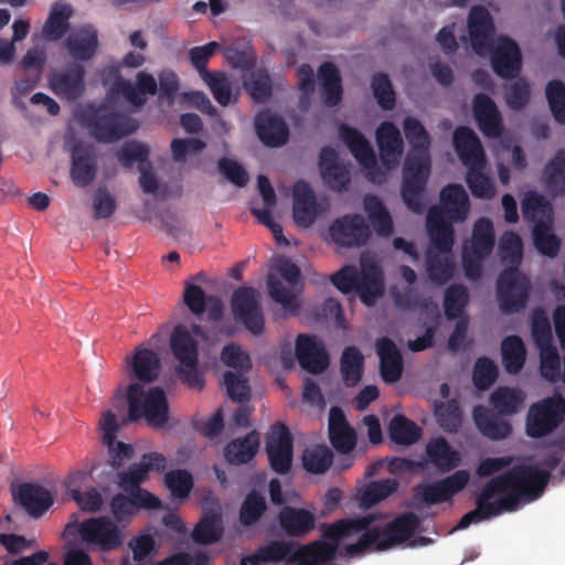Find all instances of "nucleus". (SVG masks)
I'll list each match as a JSON object with an SVG mask.
<instances>
[{"instance_id":"obj_51","label":"nucleus","mask_w":565,"mask_h":565,"mask_svg":"<svg viewBox=\"0 0 565 565\" xmlns=\"http://www.w3.org/2000/svg\"><path fill=\"white\" fill-rule=\"evenodd\" d=\"M333 454L326 445L306 447L301 455L302 467L307 472L321 475L332 465Z\"/></svg>"},{"instance_id":"obj_18","label":"nucleus","mask_w":565,"mask_h":565,"mask_svg":"<svg viewBox=\"0 0 565 565\" xmlns=\"http://www.w3.org/2000/svg\"><path fill=\"white\" fill-rule=\"evenodd\" d=\"M266 452L270 468L278 475L290 471L292 463V437L288 427L278 423L271 427L266 438Z\"/></svg>"},{"instance_id":"obj_1","label":"nucleus","mask_w":565,"mask_h":565,"mask_svg":"<svg viewBox=\"0 0 565 565\" xmlns=\"http://www.w3.org/2000/svg\"><path fill=\"white\" fill-rule=\"evenodd\" d=\"M550 481L548 472L532 465H516L509 471L491 478L476 498V509L466 513L457 527L462 530L504 512L516 511L521 503L539 499Z\"/></svg>"},{"instance_id":"obj_39","label":"nucleus","mask_w":565,"mask_h":565,"mask_svg":"<svg viewBox=\"0 0 565 565\" xmlns=\"http://www.w3.org/2000/svg\"><path fill=\"white\" fill-rule=\"evenodd\" d=\"M318 79L324 104L329 107L337 106L343 94L342 79L337 66L330 62L322 63L318 68Z\"/></svg>"},{"instance_id":"obj_64","label":"nucleus","mask_w":565,"mask_h":565,"mask_svg":"<svg viewBox=\"0 0 565 565\" xmlns=\"http://www.w3.org/2000/svg\"><path fill=\"white\" fill-rule=\"evenodd\" d=\"M397 488L395 480L384 479L370 483L361 494V505L370 508L392 494Z\"/></svg>"},{"instance_id":"obj_44","label":"nucleus","mask_w":565,"mask_h":565,"mask_svg":"<svg viewBox=\"0 0 565 565\" xmlns=\"http://www.w3.org/2000/svg\"><path fill=\"white\" fill-rule=\"evenodd\" d=\"M524 393L519 387L499 386L490 395L489 403L500 416H512L520 412Z\"/></svg>"},{"instance_id":"obj_31","label":"nucleus","mask_w":565,"mask_h":565,"mask_svg":"<svg viewBox=\"0 0 565 565\" xmlns=\"http://www.w3.org/2000/svg\"><path fill=\"white\" fill-rule=\"evenodd\" d=\"M380 159L386 169L394 168L403 152V139L398 128L391 121L382 122L376 129Z\"/></svg>"},{"instance_id":"obj_16","label":"nucleus","mask_w":565,"mask_h":565,"mask_svg":"<svg viewBox=\"0 0 565 565\" xmlns=\"http://www.w3.org/2000/svg\"><path fill=\"white\" fill-rule=\"evenodd\" d=\"M467 29L473 52L479 56L489 54L494 42L495 26L488 9L473 6L468 14Z\"/></svg>"},{"instance_id":"obj_30","label":"nucleus","mask_w":565,"mask_h":565,"mask_svg":"<svg viewBox=\"0 0 565 565\" xmlns=\"http://www.w3.org/2000/svg\"><path fill=\"white\" fill-rule=\"evenodd\" d=\"M14 498L34 519L41 518L54 503L52 492L36 483L20 484Z\"/></svg>"},{"instance_id":"obj_56","label":"nucleus","mask_w":565,"mask_h":565,"mask_svg":"<svg viewBox=\"0 0 565 565\" xmlns=\"http://www.w3.org/2000/svg\"><path fill=\"white\" fill-rule=\"evenodd\" d=\"M486 166H476L467 169L466 183L471 194L477 199H492L495 194L494 184L484 173Z\"/></svg>"},{"instance_id":"obj_53","label":"nucleus","mask_w":565,"mask_h":565,"mask_svg":"<svg viewBox=\"0 0 565 565\" xmlns=\"http://www.w3.org/2000/svg\"><path fill=\"white\" fill-rule=\"evenodd\" d=\"M223 535L222 516L218 513L205 514L192 531L195 543L209 545L217 542Z\"/></svg>"},{"instance_id":"obj_3","label":"nucleus","mask_w":565,"mask_h":565,"mask_svg":"<svg viewBox=\"0 0 565 565\" xmlns=\"http://www.w3.org/2000/svg\"><path fill=\"white\" fill-rule=\"evenodd\" d=\"M499 256L508 266L497 280V298L500 309L505 315L519 312L527 303L531 282L519 270L523 258V243L516 233L508 231L502 234L499 242Z\"/></svg>"},{"instance_id":"obj_59","label":"nucleus","mask_w":565,"mask_h":565,"mask_svg":"<svg viewBox=\"0 0 565 565\" xmlns=\"http://www.w3.org/2000/svg\"><path fill=\"white\" fill-rule=\"evenodd\" d=\"M533 242L536 249L547 257H555L561 247L559 238L551 233L550 225L544 221H537L533 227Z\"/></svg>"},{"instance_id":"obj_38","label":"nucleus","mask_w":565,"mask_h":565,"mask_svg":"<svg viewBox=\"0 0 565 565\" xmlns=\"http://www.w3.org/2000/svg\"><path fill=\"white\" fill-rule=\"evenodd\" d=\"M472 416L480 433L492 440L504 439L512 433L510 423L499 418L483 405L475 406Z\"/></svg>"},{"instance_id":"obj_37","label":"nucleus","mask_w":565,"mask_h":565,"mask_svg":"<svg viewBox=\"0 0 565 565\" xmlns=\"http://www.w3.org/2000/svg\"><path fill=\"white\" fill-rule=\"evenodd\" d=\"M127 361L131 377H136L143 383H151L158 379L161 363L154 351L137 348L132 358H128Z\"/></svg>"},{"instance_id":"obj_28","label":"nucleus","mask_w":565,"mask_h":565,"mask_svg":"<svg viewBox=\"0 0 565 565\" xmlns=\"http://www.w3.org/2000/svg\"><path fill=\"white\" fill-rule=\"evenodd\" d=\"M277 521L288 537H305L316 527L315 514L303 508L285 505L280 509Z\"/></svg>"},{"instance_id":"obj_19","label":"nucleus","mask_w":565,"mask_h":565,"mask_svg":"<svg viewBox=\"0 0 565 565\" xmlns=\"http://www.w3.org/2000/svg\"><path fill=\"white\" fill-rule=\"evenodd\" d=\"M330 235L333 242L344 247H360L367 243L370 226L360 214H349L337 218L330 225Z\"/></svg>"},{"instance_id":"obj_13","label":"nucleus","mask_w":565,"mask_h":565,"mask_svg":"<svg viewBox=\"0 0 565 565\" xmlns=\"http://www.w3.org/2000/svg\"><path fill=\"white\" fill-rule=\"evenodd\" d=\"M149 147L139 141L125 143L117 153V158L126 169H131L135 162H139V184L147 194H156L159 190V181L149 161Z\"/></svg>"},{"instance_id":"obj_49","label":"nucleus","mask_w":565,"mask_h":565,"mask_svg":"<svg viewBox=\"0 0 565 565\" xmlns=\"http://www.w3.org/2000/svg\"><path fill=\"white\" fill-rule=\"evenodd\" d=\"M502 362L508 373L518 374L525 362V347L518 335L507 337L501 344Z\"/></svg>"},{"instance_id":"obj_36","label":"nucleus","mask_w":565,"mask_h":565,"mask_svg":"<svg viewBox=\"0 0 565 565\" xmlns=\"http://www.w3.org/2000/svg\"><path fill=\"white\" fill-rule=\"evenodd\" d=\"M319 168L324 183L332 190L343 191L350 183L348 171L338 162V153L331 147H323L319 156Z\"/></svg>"},{"instance_id":"obj_2","label":"nucleus","mask_w":565,"mask_h":565,"mask_svg":"<svg viewBox=\"0 0 565 565\" xmlns=\"http://www.w3.org/2000/svg\"><path fill=\"white\" fill-rule=\"evenodd\" d=\"M403 129L412 152L405 159L401 194L407 207L419 213L423 210L422 194L430 174V159L427 154L430 137L423 124L414 117L404 119Z\"/></svg>"},{"instance_id":"obj_52","label":"nucleus","mask_w":565,"mask_h":565,"mask_svg":"<svg viewBox=\"0 0 565 565\" xmlns=\"http://www.w3.org/2000/svg\"><path fill=\"white\" fill-rule=\"evenodd\" d=\"M434 414L437 424L446 433H457L462 424V411L456 399L435 402Z\"/></svg>"},{"instance_id":"obj_22","label":"nucleus","mask_w":565,"mask_h":565,"mask_svg":"<svg viewBox=\"0 0 565 565\" xmlns=\"http://www.w3.org/2000/svg\"><path fill=\"white\" fill-rule=\"evenodd\" d=\"M113 92L125 98L134 107H142L146 102V95H156L158 84L154 77L141 71L136 76V85L129 79L118 77L113 84Z\"/></svg>"},{"instance_id":"obj_41","label":"nucleus","mask_w":565,"mask_h":565,"mask_svg":"<svg viewBox=\"0 0 565 565\" xmlns=\"http://www.w3.org/2000/svg\"><path fill=\"white\" fill-rule=\"evenodd\" d=\"M65 45L72 57L88 61L98 47L97 32L92 26H83L66 39Z\"/></svg>"},{"instance_id":"obj_11","label":"nucleus","mask_w":565,"mask_h":565,"mask_svg":"<svg viewBox=\"0 0 565 565\" xmlns=\"http://www.w3.org/2000/svg\"><path fill=\"white\" fill-rule=\"evenodd\" d=\"M565 415V398L547 397L534 403L527 413L525 431L529 437L541 438L553 433Z\"/></svg>"},{"instance_id":"obj_21","label":"nucleus","mask_w":565,"mask_h":565,"mask_svg":"<svg viewBox=\"0 0 565 565\" xmlns=\"http://www.w3.org/2000/svg\"><path fill=\"white\" fill-rule=\"evenodd\" d=\"M296 356L300 366L311 374L322 373L329 366V355L316 335L297 337Z\"/></svg>"},{"instance_id":"obj_8","label":"nucleus","mask_w":565,"mask_h":565,"mask_svg":"<svg viewBox=\"0 0 565 565\" xmlns=\"http://www.w3.org/2000/svg\"><path fill=\"white\" fill-rule=\"evenodd\" d=\"M83 125L98 142H115L135 131V126L106 105H88L82 114Z\"/></svg>"},{"instance_id":"obj_54","label":"nucleus","mask_w":565,"mask_h":565,"mask_svg":"<svg viewBox=\"0 0 565 565\" xmlns=\"http://www.w3.org/2000/svg\"><path fill=\"white\" fill-rule=\"evenodd\" d=\"M364 358L355 347H348L343 350L340 361L342 379L347 386L356 385L363 373Z\"/></svg>"},{"instance_id":"obj_46","label":"nucleus","mask_w":565,"mask_h":565,"mask_svg":"<svg viewBox=\"0 0 565 565\" xmlns=\"http://www.w3.org/2000/svg\"><path fill=\"white\" fill-rule=\"evenodd\" d=\"M364 209L374 231L383 237L393 233V220L383 202L376 195L364 198Z\"/></svg>"},{"instance_id":"obj_26","label":"nucleus","mask_w":565,"mask_h":565,"mask_svg":"<svg viewBox=\"0 0 565 565\" xmlns=\"http://www.w3.org/2000/svg\"><path fill=\"white\" fill-rule=\"evenodd\" d=\"M183 302L190 312L201 317L207 311L210 321H218L223 317V303L216 296H209L198 285L184 282Z\"/></svg>"},{"instance_id":"obj_6","label":"nucleus","mask_w":565,"mask_h":565,"mask_svg":"<svg viewBox=\"0 0 565 565\" xmlns=\"http://www.w3.org/2000/svg\"><path fill=\"white\" fill-rule=\"evenodd\" d=\"M376 519L377 516L375 514H369L359 518H345L331 524H324L322 536L328 540V542L315 541L310 544L299 546L301 554L308 556L315 565L330 562L334 558L340 540L362 532V530L366 529Z\"/></svg>"},{"instance_id":"obj_5","label":"nucleus","mask_w":565,"mask_h":565,"mask_svg":"<svg viewBox=\"0 0 565 565\" xmlns=\"http://www.w3.org/2000/svg\"><path fill=\"white\" fill-rule=\"evenodd\" d=\"M331 281L344 295L356 292L369 307L384 294L383 273L374 262L363 259L360 270L354 266H343L331 276Z\"/></svg>"},{"instance_id":"obj_24","label":"nucleus","mask_w":565,"mask_h":565,"mask_svg":"<svg viewBox=\"0 0 565 565\" xmlns=\"http://www.w3.org/2000/svg\"><path fill=\"white\" fill-rule=\"evenodd\" d=\"M454 148L468 169L476 166H487V158L482 143L476 132L466 126H460L454 131Z\"/></svg>"},{"instance_id":"obj_14","label":"nucleus","mask_w":565,"mask_h":565,"mask_svg":"<svg viewBox=\"0 0 565 565\" xmlns=\"http://www.w3.org/2000/svg\"><path fill=\"white\" fill-rule=\"evenodd\" d=\"M339 136L359 164L367 171L369 179L374 183H381L384 175L376 164L374 150L364 135L356 128L341 124L339 127Z\"/></svg>"},{"instance_id":"obj_63","label":"nucleus","mask_w":565,"mask_h":565,"mask_svg":"<svg viewBox=\"0 0 565 565\" xmlns=\"http://www.w3.org/2000/svg\"><path fill=\"white\" fill-rule=\"evenodd\" d=\"M68 13L63 8L56 7L50 13L42 33L49 41H58L68 31Z\"/></svg>"},{"instance_id":"obj_23","label":"nucleus","mask_w":565,"mask_h":565,"mask_svg":"<svg viewBox=\"0 0 565 565\" xmlns=\"http://www.w3.org/2000/svg\"><path fill=\"white\" fill-rule=\"evenodd\" d=\"M51 90L62 99L75 100L85 90V70L73 64L64 71L54 72L49 79Z\"/></svg>"},{"instance_id":"obj_35","label":"nucleus","mask_w":565,"mask_h":565,"mask_svg":"<svg viewBox=\"0 0 565 565\" xmlns=\"http://www.w3.org/2000/svg\"><path fill=\"white\" fill-rule=\"evenodd\" d=\"M445 217L454 222H462L470 210L469 196L461 184H448L440 191V206Z\"/></svg>"},{"instance_id":"obj_20","label":"nucleus","mask_w":565,"mask_h":565,"mask_svg":"<svg viewBox=\"0 0 565 565\" xmlns=\"http://www.w3.org/2000/svg\"><path fill=\"white\" fill-rule=\"evenodd\" d=\"M71 177L75 185L85 188L89 185L97 171V156L93 145L76 142L71 150Z\"/></svg>"},{"instance_id":"obj_15","label":"nucleus","mask_w":565,"mask_h":565,"mask_svg":"<svg viewBox=\"0 0 565 565\" xmlns=\"http://www.w3.org/2000/svg\"><path fill=\"white\" fill-rule=\"evenodd\" d=\"M469 481L466 470H457L452 475L415 488V499L427 505H436L451 501L455 494L460 492Z\"/></svg>"},{"instance_id":"obj_48","label":"nucleus","mask_w":565,"mask_h":565,"mask_svg":"<svg viewBox=\"0 0 565 565\" xmlns=\"http://www.w3.org/2000/svg\"><path fill=\"white\" fill-rule=\"evenodd\" d=\"M426 273L428 278L436 285H445L455 273V264L449 255H439L434 249L426 254Z\"/></svg>"},{"instance_id":"obj_61","label":"nucleus","mask_w":565,"mask_h":565,"mask_svg":"<svg viewBox=\"0 0 565 565\" xmlns=\"http://www.w3.org/2000/svg\"><path fill=\"white\" fill-rule=\"evenodd\" d=\"M371 88L380 107L384 110H392L396 104V96L388 75L376 73L372 76Z\"/></svg>"},{"instance_id":"obj_50","label":"nucleus","mask_w":565,"mask_h":565,"mask_svg":"<svg viewBox=\"0 0 565 565\" xmlns=\"http://www.w3.org/2000/svg\"><path fill=\"white\" fill-rule=\"evenodd\" d=\"M243 85L256 103H266L273 95L271 78L266 70L252 71L244 77Z\"/></svg>"},{"instance_id":"obj_10","label":"nucleus","mask_w":565,"mask_h":565,"mask_svg":"<svg viewBox=\"0 0 565 565\" xmlns=\"http://www.w3.org/2000/svg\"><path fill=\"white\" fill-rule=\"evenodd\" d=\"M78 535L90 550L102 553L119 550L126 540L122 529L105 515L81 522Z\"/></svg>"},{"instance_id":"obj_7","label":"nucleus","mask_w":565,"mask_h":565,"mask_svg":"<svg viewBox=\"0 0 565 565\" xmlns=\"http://www.w3.org/2000/svg\"><path fill=\"white\" fill-rule=\"evenodd\" d=\"M127 399L130 422L145 417L147 423L156 428L163 427L168 422L169 405L161 387H151L146 393L141 384L132 383L128 386Z\"/></svg>"},{"instance_id":"obj_17","label":"nucleus","mask_w":565,"mask_h":565,"mask_svg":"<svg viewBox=\"0 0 565 565\" xmlns=\"http://www.w3.org/2000/svg\"><path fill=\"white\" fill-rule=\"evenodd\" d=\"M490 64L492 71L502 79L516 78L522 71V53L518 43L507 36H499L492 44Z\"/></svg>"},{"instance_id":"obj_32","label":"nucleus","mask_w":565,"mask_h":565,"mask_svg":"<svg viewBox=\"0 0 565 565\" xmlns=\"http://www.w3.org/2000/svg\"><path fill=\"white\" fill-rule=\"evenodd\" d=\"M452 221L444 215V211L438 206H433L427 213V232L431 241V248L435 252L448 254L454 245Z\"/></svg>"},{"instance_id":"obj_42","label":"nucleus","mask_w":565,"mask_h":565,"mask_svg":"<svg viewBox=\"0 0 565 565\" xmlns=\"http://www.w3.org/2000/svg\"><path fill=\"white\" fill-rule=\"evenodd\" d=\"M427 460L440 472H449L460 463L458 451L444 437L431 439L426 446Z\"/></svg>"},{"instance_id":"obj_40","label":"nucleus","mask_w":565,"mask_h":565,"mask_svg":"<svg viewBox=\"0 0 565 565\" xmlns=\"http://www.w3.org/2000/svg\"><path fill=\"white\" fill-rule=\"evenodd\" d=\"M294 550V542L273 540L265 545H260L254 553L247 555V561L250 565L278 564L280 562L288 564V559Z\"/></svg>"},{"instance_id":"obj_33","label":"nucleus","mask_w":565,"mask_h":565,"mask_svg":"<svg viewBox=\"0 0 565 565\" xmlns=\"http://www.w3.org/2000/svg\"><path fill=\"white\" fill-rule=\"evenodd\" d=\"M376 351L380 358V373L387 384L398 382L403 374V356L395 342L387 338L376 341Z\"/></svg>"},{"instance_id":"obj_57","label":"nucleus","mask_w":565,"mask_h":565,"mask_svg":"<svg viewBox=\"0 0 565 565\" xmlns=\"http://www.w3.org/2000/svg\"><path fill=\"white\" fill-rule=\"evenodd\" d=\"M469 302V292L463 285L454 284L445 290L444 309L448 320L460 318Z\"/></svg>"},{"instance_id":"obj_29","label":"nucleus","mask_w":565,"mask_h":565,"mask_svg":"<svg viewBox=\"0 0 565 565\" xmlns=\"http://www.w3.org/2000/svg\"><path fill=\"white\" fill-rule=\"evenodd\" d=\"M292 215L297 226L308 228L318 216V203L313 190L303 180H299L292 188Z\"/></svg>"},{"instance_id":"obj_45","label":"nucleus","mask_w":565,"mask_h":565,"mask_svg":"<svg viewBox=\"0 0 565 565\" xmlns=\"http://www.w3.org/2000/svg\"><path fill=\"white\" fill-rule=\"evenodd\" d=\"M259 447V438L256 431L247 434L228 443L225 447V458L231 465H243L249 462L256 455Z\"/></svg>"},{"instance_id":"obj_27","label":"nucleus","mask_w":565,"mask_h":565,"mask_svg":"<svg viewBox=\"0 0 565 565\" xmlns=\"http://www.w3.org/2000/svg\"><path fill=\"white\" fill-rule=\"evenodd\" d=\"M473 115L483 136L499 138L503 132L501 114L491 97L477 94L473 98Z\"/></svg>"},{"instance_id":"obj_60","label":"nucleus","mask_w":565,"mask_h":565,"mask_svg":"<svg viewBox=\"0 0 565 565\" xmlns=\"http://www.w3.org/2000/svg\"><path fill=\"white\" fill-rule=\"evenodd\" d=\"M211 90L214 99L221 106H227L232 102V86L227 75L221 71H211L201 76Z\"/></svg>"},{"instance_id":"obj_62","label":"nucleus","mask_w":565,"mask_h":565,"mask_svg":"<svg viewBox=\"0 0 565 565\" xmlns=\"http://www.w3.org/2000/svg\"><path fill=\"white\" fill-rule=\"evenodd\" d=\"M267 288L270 298L280 303L286 311L296 313L298 310V302L296 296L286 288L279 280L275 273H269L267 276Z\"/></svg>"},{"instance_id":"obj_58","label":"nucleus","mask_w":565,"mask_h":565,"mask_svg":"<svg viewBox=\"0 0 565 565\" xmlns=\"http://www.w3.org/2000/svg\"><path fill=\"white\" fill-rule=\"evenodd\" d=\"M544 178L547 189L554 193L565 191V150L556 151L552 160L544 168Z\"/></svg>"},{"instance_id":"obj_34","label":"nucleus","mask_w":565,"mask_h":565,"mask_svg":"<svg viewBox=\"0 0 565 565\" xmlns=\"http://www.w3.org/2000/svg\"><path fill=\"white\" fill-rule=\"evenodd\" d=\"M255 129L259 140L268 147H280L289 138V129L285 120L267 110L256 116Z\"/></svg>"},{"instance_id":"obj_12","label":"nucleus","mask_w":565,"mask_h":565,"mask_svg":"<svg viewBox=\"0 0 565 565\" xmlns=\"http://www.w3.org/2000/svg\"><path fill=\"white\" fill-rule=\"evenodd\" d=\"M231 308L234 319L254 335L265 331V319L260 294L253 287H238L232 295Z\"/></svg>"},{"instance_id":"obj_47","label":"nucleus","mask_w":565,"mask_h":565,"mask_svg":"<svg viewBox=\"0 0 565 565\" xmlns=\"http://www.w3.org/2000/svg\"><path fill=\"white\" fill-rule=\"evenodd\" d=\"M422 434L419 426L401 414L394 415L388 424V436L397 445H413L419 440Z\"/></svg>"},{"instance_id":"obj_55","label":"nucleus","mask_w":565,"mask_h":565,"mask_svg":"<svg viewBox=\"0 0 565 565\" xmlns=\"http://www.w3.org/2000/svg\"><path fill=\"white\" fill-rule=\"evenodd\" d=\"M266 511L267 502L265 497L260 492L252 490L241 504L239 522L244 526H252L260 521Z\"/></svg>"},{"instance_id":"obj_9","label":"nucleus","mask_w":565,"mask_h":565,"mask_svg":"<svg viewBox=\"0 0 565 565\" xmlns=\"http://www.w3.org/2000/svg\"><path fill=\"white\" fill-rule=\"evenodd\" d=\"M170 349L180 363L177 374L182 383L191 388L201 391L204 386L202 375L198 371L199 343L193 338L188 327L178 324L170 337Z\"/></svg>"},{"instance_id":"obj_25","label":"nucleus","mask_w":565,"mask_h":565,"mask_svg":"<svg viewBox=\"0 0 565 565\" xmlns=\"http://www.w3.org/2000/svg\"><path fill=\"white\" fill-rule=\"evenodd\" d=\"M328 433L332 447L339 454L348 455L355 448L356 431L347 420L344 412L338 406L330 408Z\"/></svg>"},{"instance_id":"obj_4","label":"nucleus","mask_w":565,"mask_h":565,"mask_svg":"<svg viewBox=\"0 0 565 565\" xmlns=\"http://www.w3.org/2000/svg\"><path fill=\"white\" fill-rule=\"evenodd\" d=\"M374 521L364 530L359 540L349 544L345 550L351 556L371 551H385L393 545L409 539L416 531L419 520L409 512L395 518L384 526L373 525Z\"/></svg>"},{"instance_id":"obj_43","label":"nucleus","mask_w":565,"mask_h":565,"mask_svg":"<svg viewBox=\"0 0 565 565\" xmlns=\"http://www.w3.org/2000/svg\"><path fill=\"white\" fill-rule=\"evenodd\" d=\"M495 244L493 224L488 217H481L473 224L468 250L478 258H487L491 255Z\"/></svg>"}]
</instances>
